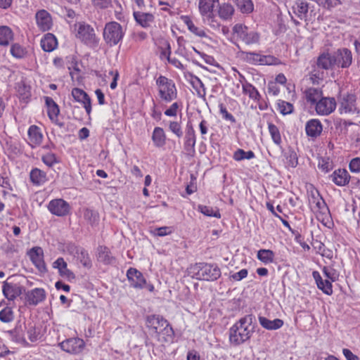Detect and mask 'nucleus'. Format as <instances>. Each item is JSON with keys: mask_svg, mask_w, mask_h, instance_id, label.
Returning a JSON list of instances; mask_svg holds the SVG:
<instances>
[{"mask_svg": "<svg viewBox=\"0 0 360 360\" xmlns=\"http://www.w3.org/2000/svg\"><path fill=\"white\" fill-rule=\"evenodd\" d=\"M172 233V228L169 226H162L155 229L153 233L158 236H165Z\"/></svg>", "mask_w": 360, "mask_h": 360, "instance_id": "69168bd1", "label": "nucleus"}, {"mask_svg": "<svg viewBox=\"0 0 360 360\" xmlns=\"http://www.w3.org/2000/svg\"><path fill=\"white\" fill-rule=\"evenodd\" d=\"M318 288L326 295H331L333 293V288L331 281L329 280H323L322 285H317Z\"/></svg>", "mask_w": 360, "mask_h": 360, "instance_id": "13d9d810", "label": "nucleus"}, {"mask_svg": "<svg viewBox=\"0 0 360 360\" xmlns=\"http://www.w3.org/2000/svg\"><path fill=\"white\" fill-rule=\"evenodd\" d=\"M322 271L327 280L334 282L338 279L339 274L332 266H324Z\"/></svg>", "mask_w": 360, "mask_h": 360, "instance_id": "09e8293b", "label": "nucleus"}, {"mask_svg": "<svg viewBox=\"0 0 360 360\" xmlns=\"http://www.w3.org/2000/svg\"><path fill=\"white\" fill-rule=\"evenodd\" d=\"M248 274V270L246 269H243L238 272L231 274L229 276V278L235 281H240L243 278H246Z\"/></svg>", "mask_w": 360, "mask_h": 360, "instance_id": "0e129e2a", "label": "nucleus"}, {"mask_svg": "<svg viewBox=\"0 0 360 360\" xmlns=\"http://www.w3.org/2000/svg\"><path fill=\"white\" fill-rule=\"evenodd\" d=\"M268 129L274 143L279 146L282 142V139L278 128L275 124L269 122Z\"/></svg>", "mask_w": 360, "mask_h": 360, "instance_id": "37998d69", "label": "nucleus"}, {"mask_svg": "<svg viewBox=\"0 0 360 360\" xmlns=\"http://www.w3.org/2000/svg\"><path fill=\"white\" fill-rule=\"evenodd\" d=\"M27 335L31 342H35L38 339L39 333L37 332L34 326H31L27 330Z\"/></svg>", "mask_w": 360, "mask_h": 360, "instance_id": "774afa93", "label": "nucleus"}, {"mask_svg": "<svg viewBox=\"0 0 360 360\" xmlns=\"http://www.w3.org/2000/svg\"><path fill=\"white\" fill-rule=\"evenodd\" d=\"M124 36V31L120 24L112 21L105 24L103 32L105 42L110 46L119 44Z\"/></svg>", "mask_w": 360, "mask_h": 360, "instance_id": "20e7f679", "label": "nucleus"}, {"mask_svg": "<svg viewBox=\"0 0 360 360\" xmlns=\"http://www.w3.org/2000/svg\"><path fill=\"white\" fill-rule=\"evenodd\" d=\"M46 292L43 288H36L26 293V300L30 305L36 306L46 299Z\"/></svg>", "mask_w": 360, "mask_h": 360, "instance_id": "dca6fc26", "label": "nucleus"}, {"mask_svg": "<svg viewBox=\"0 0 360 360\" xmlns=\"http://www.w3.org/2000/svg\"><path fill=\"white\" fill-rule=\"evenodd\" d=\"M97 259L104 264H111L115 262L110 250L105 246H99L97 250Z\"/></svg>", "mask_w": 360, "mask_h": 360, "instance_id": "393cba45", "label": "nucleus"}, {"mask_svg": "<svg viewBox=\"0 0 360 360\" xmlns=\"http://www.w3.org/2000/svg\"><path fill=\"white\" fill-rule=\"evenodd\" d=\"M45 103L47 107V113L51 121H56L60 112V109L56 103L51 97H45Z\"/></svg>", "mask_w": 360, "mask_h": 360, "instance_id": "a878e982", "label": "nucleus"}, {"mask_svg": "<svg viewBox=\"0 0 360 360\" xmlns=\"http://www.w3.org/2000/svg\"><path fill=\"white\" fill-rule=\"evenodd\" d=\"M191 84L193 89L196 91L197 96L200 98L205 99L206 89L201 79L197 76H192Z\"/></svg>", "mask_w": 360, "mask_h": 360, "instance_id": "72a5a7b5", "label": "nucleus"}, {"mask_svg": "<svg viewBox=\"0 0 360 360\" xmlns=\"http://www.w3.org/2000/svg\"><path fill=\"white\" fill-rule=\"evenodd\" d=\"M2 292L9 301H13L22 293V288L18 283H10L7 281L3 283Z\"/></svg>", "mask_w": 360, "mask_h": 360, "instance_id": "2eb2a0df", "label": "nucleus"}, {"mask_svg": "<svg viewBox=\"0 0 360 360\" xmlns=\"http://www.w3.org/2000/svg\"><path fill=\"white\" fill-rule=\"evenodd\" d=\"M49 212L58 217H65L70 212V206L68 202L61 198L53 199L48 204Z\"/></svg>", "mask_w": 360, "mask_h": 360, "instance_id": "1a4fd4ad", "label": "nucleus"}, {"mask_svg": "<svg viewBox=\"0 0 360 360\" xmlns=\"http://www.w3.org/2000/svg\"><path fill=\"white\" fill-rule=\"evenodd\" d=\"M335 66L347 68L352 63V53L347 48L338 49L333 53Z\"/></svg>", "mask_w": 360, "mask_h": 360, "instance_id": "6e6552de", "label": "nucleus"}, {"mask_svg": "<svg viewBox=\"0 0 360 360\" xmlns=\"http://www.w3.org/2000/svg\"><path fill=\"white\" fill-rule=\"evenodd\" d=\"M60 349L69 354H77L82 352L85 347L84 340L79 338L66 339L58 344Z\"/></svg>", "mask_w": 360, "mask_h": 360, "instance_id": "423d86ee", "label": "nucleus"}, {"mask_svg": "<svg viewBox=\"0 0 360 360\" xmlns=\"http://www.w3.org/2000/svg\"><path fill=\"white\" fill-rule=\"evenodd\" d=\"M257 257L262 262L270 264L274 260L275 253L271 250L261 249L257 252Z\"/></svg>", "mask_w": 360, "mask_h": 360, "instance_id": "e433bc0d", "label": "nucleus"}, {"mask_svg": "<svg viewBox=\"0 0 360 360\" xmlns=\"http://www.w3.org/2000/svg\"><path fill=\"white\" fill-rule=\"evenodd\" d=\"M181 19L184 22V23L186 25L188 30L193 34L200 37H206V33L204 31V30H202L200 27H196L188 15H181Z\"/></svg>", "mask_w": 360, "mask_h": 360, "instance_id": "2f4dec72", "label": "nucleus"}, {"mask_svg": "<svg viewBox=\"0 0 360 360\" xmlns=\"http://www.w3.org/2000/svg\"><path fill=\"white\" fill-rule=\"evenodd\" d=\"M53 268L57 269L60 276L69 280L75 278V274L68 269L67 262L63 257H58L52 264Z\"/></svg>", "mask_w": 360, "mask_h": 360, "instance_id": "4be33fe9", "label": "nucleus"}, {"mask_svg": "<svg viewBox=\"0 0 360 360\" xmlns=\"http://www.w3.org/2000/svg\"><path fill=\"white\" fill-rule=\"evenodd\" d=\"M218 13L221 19L229 20L233 15L234 8L231 4L224 3L219 6Z\"/></svg>", "mask_w": 360, "mask_h": 360, "instance_id": "58836bf2", "label": "nucleus"}, {"mask_svg": "<svg viewBox=\"0 0 360 360\" xmlns=\"http://www.w3.org/2000/svg\"><path fill=\"white\" fill-rule=\"evenodd\" d=\"M219 112L224 120L230 121L233 124L236 122L235 117L227 111L226 107L222 103L219 105Z\"/></svg>", "mask_w": 360, "mask_h": 360, "instance_id": "4d7b16f0", "label": "nucleus"}, {"mask_svg": "<svg viewBox=\"0 0 360 360\" xmlns=\"http://www.w3.org/2000/svg\"><path fill=\"white\" fill-rule=\"evenodd\" d=\"M165 326H167V321L161 316L150 315L146 318V326L156 333H160Z\"/></svg>", "mask_w": 360, "mask_h": 360, "instance_id": "f3484780", "label": "nucleus"}, {"mask_svg": "<svg viewBox=\"0 0 360 360\" xmlns=\"http://www.w3.org/2000/svg\"><path fill=\"white\" fill-rule=\"evenodd\" d=\"M30 180L32 185L41 186L49 181V177L46 172L34 167L30 172Z\"/></svg>", "mask_w": 360, "mask_h": 360, "instance_id": "a211bd4d", "label": "nucleus"}, {"mask_svg": "<svg viewBox=\"0 0 360 360\" xmlns=\"http://www.w3.org/2000/svg\"><path fill=\"white\" fill-rule=\"evenodd\" d=\"M243 91L245 94L248 95L249 98L259 101L261 96L257 89L250 83L245 82L242 84Z\"/></svg>", "mask_w": 360, "mask_h": 360, "instance_id": "c9c22d12", "label": "nucleus"}, {"mask_svg": "<svg viewBox=\"0 0 360 360\" xmlns=\"http://www.w3.org/2000/svg\"><path fill=\"white\" fill-rule=\"evenodd\" d=\"M246 44H256L259 41V35L254 32H246L241 39Z\"/></svg>", "mask_w": 360, "mask_h": 360, "instance_id": "864d4df0", "label": "nucleus"}, {"mask_svg": "<svg viewBox=\"0 0 360 360\" xmlns=\"http://www.w3.org/2000/svg\"><path fill=\"white\" fill-rule=\"evenodd\" d=\"M151 139L156 148H162L166 144L167 136L162 127H155L152 133Z\"/></svg>", "mask_w": 360, "mask_h": 360, "instance_id": "5701e85b", "label": "nucleus"}, {"mask_svg": "<svg viewBox=\"0 0 360 360\" xmlns=\"http://www.w3.org/2000/svg\"><path fill=\"white\" fill-rule=\"evenodd\" d=\"M278 107L280 112L283 115H288L292 112L294 107L290 103L279 101L278 103Z\"/></svg>", "mask_w": 360, "mask_h": 360, "instance_id": "3c124183", "label": "nucleus"}, {"mask_svg": "<svg viewBox=\"0 0 360 360\" xmlns=\"http://www.w3.org/2000/svg\"><path fill=\"white\" fill-rule=\"evenodd\" d=\"M36 22L38 27L41 31H48L53 26V21L51 14L46 10L41 9L35 14Z\"/></svg>", "mask_w": 360, "mask_h": 360, "instance_id": "ddd939ff", "label": "nucleus"}, {"mask_svg": "<svg viewBox=\"0 0 360 360\" xmlns=\"http://www.w3.org/2000/svg\"><path fill=\"white\" fill-rule=\"evenodd\" d=\"M198 210L205 216L213 217L217 219L221 218V214L219 210L217 207L199 205L198 206Z\"/></svg>", "mask_w": 360, "mask_h": 360, "instance_id": "4c0bfd02", "label": "nucleus"}, {"mask_svg": "<svg viewBox=\"0 0 360 360\" xmlns=\"http://www.w3.org/2000/svg\"><path fill=\"white\" fill-rule=\"evenodd\" d=\"M11 55L16 58H22L26 54L25 49L18 44H14L11 47Z\"/></svg>", "mask_w": 360, "mask_h": 360, "instance_id": "8fccbe9b", "label": "nucleus"}, {"mask_svg": "<svg viewBox=\"0 0 360 360\" xmlns=\"http://www.w3.org/2000/svg\"><path fill=\"white\" fill-rule=\"evenodd\" d=\"M252 315H246L233 325L229 331L230 343L234 346L241 345L248 340L254 330L251 327Z\"/></svg>", "mask_w": 360, "mask_h": 360, "instance_id": "f257e3e1", "label": "nucleus"}, {"mask_svg": "<svg viewBox=\"0 0 360 360\" xmlns=\"http://www.w3.org/2000/svg\"><path fill=\"white\" fill-rule=\"evenodd\" d=\"M158 96L161 101L170 103L177 97V89L173 80L160 75L156 79Z\"/></svg>", "mask_w": 360, "mask_h": 360, "instance_id": "f03ea898", "label": "nucleus"}, {"mask_svg": "<svg viewBox=\"0 0 360 360\" xmlns=\"http://www.w3.org/2000/svg\"><path fill=\"white\" fill-rule=\"evenodd\" d=\"M28 136L32 147L39 146L43 139V135L39 127L36 125H32L28 129Z\"/></svg>", "mask_w": 360, "mask_h": 360, "instance_id": "cd10ccee", "label": "nucleus"}, {"mask_svg": "<svg viewBox=\"0 0 360 360\" xmlns=\"http://www.w3.org/2000/svg\"><path fill=\"white\" fill-rule=\"evenodd\" d=\"M14 319V314L11 307H6L0 311V321L4 323H10Z\"/></svg>", "mask_w": 360, "mask_h": 360, "instance_id": "de8ad7c7", "label": "nucleus"}, {"mask_svg": "<svg viewBox=\"0 0 360 360\" xmlns=\"http://www.w3.org/2000/svg\"><path fill=\"white\" fill-rule=\"evenodd\" d=\"M336 101L333 97H321L316 103V112L320 115H328L336 108Z\"/></svg>", "mask_w": 360, "mask_h": 360, "instance_id": "9d476101", "label": "nucleus"}, {"mask_svg": "<svg viewBox=\"0 0 360 360\" xmlns=\"http://www.w3.org/2000/svg\"><path fill=\"white\" fill-rule=\"evenodd\" d=\"M84 218L92 226L97 225L99 221L98 213L89 208L84 209Z\"/></svg>", "mask_w": 360, "mask_h": 360, "instance_id": "ea45409f", "label": "nucleus"}, {"mask_svg": "<svg viewBox=\"0 0 360 360\" xmlns=\"http://www.w3.org/2000/svg\"><path fill=\"white\" fill-rule=\"evenodd\" d=\"M13 34L11 29L7 26L0 27V45L7 46L13 40Z\"/></svg>", "mask_w": 360, "mask_h": 360, "instance_id": "f704fd0d", "label": "nucleus"}, {"mask_svg": "<svg viewBox=\"0 0 360 360\" xmlns=\"http://www.w3.org/2000/svg\"><path fill=\"white\" fill-rule=\"evenodd\" d=\"M27 255L32 264L39 271L41 272L46 271V266L44 260V251L41 248L34 247L27 252Z\"/></svg>", "mask_w": 360, "mask_h": 360, "instance_id": "f8f14e48", "label": "nucleus"}, {"mask_svg": "<svg viewBox=\"0 0 360 360\" xmlns=\"http://www.w3.org/2000/svg\"><path fill=\"white\" fill-rule=\"evenodd\" d=\"M179 107V105L177 102L173 103L170 107L165 111V115L168 117L176 116Z\"/></svg>", "mask_w": 360, "mask_h": 360, "instance_id": "338daca9", "label": "nucleus"}, {"mask_svg": "<svg viewBox=\"0 0 360 360\" xmlns=\"http://www.w3.org/2000/svg\"><path fill=\"white\" fill-rule=\"evenodd\" d=\"M169 129L175 134L178 138H181L183 136L182 127L181 122L176 121H170L169 122Z\"/></svg>", "mask_w": 360, "mask_h": 360, "instance_id": "603ef678", "label": "nucleus"}, {"mask_svg": "<svg viewBox=\"0 0 360 360\" xmlns=\"http://www.w3.org/2000/svg\"><path fill=\"white\" fill-rule=\"evenodd\" d=\"M356 96L352 94L343 95L340 100L339 110L341 114L354 113L357 111Z\"/></svg>", "mask_w": 360, "mask_h": 360, "instance_id": "9b49d317", "label": "nucleus"}, {"mask_svg": "<svg viewBox=\"0 0 360 360\" xmlns=\"http://www.w3.org/2000/svg\"><path fill=\"white\" fill-rule=\"evenodd\" d=\"M133 15L136 23L143 28L149 27L155 20L153 14L150 13L134 11Z\"/></svg>", "mask_w": 360, "mask_h": 360, "instance_id": "aec40b11", "label": "nucleus"}, {"mask_svg": "<svg viewBox=\"0 0 360 360\" xmlns=\"http://www.w3.org/2000/svg\"><path fill=\"white\" fill-rule=\"evenodd\" d=\"M72 96L77 102L82 104L85 103L87 101L91 100L88 94L84 91L79 88H74L72 90Z\"/></svg>", "mask_w": 360, "mask_h": 360, "instance_id": "c03bdc74", "label": "nucleus"}, {"mask_svg": "<svg viewBox=\"0 0 360 360\" xmlns=\"http://www.w3.org/2000/svg\"><path fill=\"white\" fill-rule=\"evenodd\" d=\"M236 5L243 13H250L254 9L253 3L251 0H236Z\"/></svg>", "mask_w": 360, "mask_h": 360, "instance_id": "49530a36", "label": "nucleus"}, {"mask_svg": "<svg viewBox=\"0 0 360 360\" xmlns=\"http://www.w3.org/2000/svg\"><path fill=\"white\" fill-rule=\"evenodd\" d=\"M195 271L193 278L198 280L214 281L221 276V270L217 264L200 263L193 268Z\"/></svg>", "mask_w": 360, "mask_h": 360, "instance_id": "7ed1b4c3", "label": "nucleus"}, {"mask_svg": "<svg viewBox=\"0 0 360 360\" xmlns=\"http://www.w3.org/2000/svg\"><path fill=\"white\" fill-rule=\"evenodd\" d=\"M323 130V125L318 119H311L309 120L305 125L306 134L308 136L316 138Z\"/></svg>", "mask_w": 360, "mask_h": 360, "instance_id": "412c9836", "label": "nucleus"}, {"mask_svg": "<svg viewBox=\"0 0 360 360\" xmlns=\"http://www.w3.org/2000/svg\"><path fill=\"white\" fill-rule=\"evenodd\" d=\"M24 330L25 327L23 328L22 326H18L14 329L9 330L8 333L13 341L21 344L23 346H27L28 343L25 340Z\"/></svg>", "mask_w": 360, "mask_h": 360, "instance_id": "bb28decb", "label": "nucleus"}, {"mask_svg": "<svg viewBox=\"0 0 360 360\" xmlns=\"http://www.w3.org/2000/svg\"><path fill=\"white\" fill-rule=\"evenodd\" d=\"M255 157V153L252 150L245 151L243 149H237L233 155L236 161H241L243 160H251Z\"/></svg>", "mask_w": 360, "mask_h": 360, "instance_id": "a18cd8bd", "label": "nucleus"}, {"mask_svg": "<svg viewBox=\"0 0 360 360\" xmlns=\"http://www.w3.org/2000/svg\"><path fill=\"white\" fill-rule=\"evenodd\" d=\"M195 143L196 139L184 138V147L185 150H186L188 153L194 152Z\"/></svg>", "mask_w": 360, "mask_h": 360, "instance_id": "052dcab7", "label": "nucleus"}, {"mask_svg": "<svg viewBox=\"0 0 360 360\" xmlns=\"http://www.w3.org/2000/svg\"><path fill=\"white\" fill-rule=\"evenodd\" d=\"M74 31L75 37L86 44H92L96 42V34L94 28L84 22L75 24Z\"/></svg>", "mask_w": 360, "mask_h": 360, "instance_id": "39448f33", "label": "nucleus"}, {"mask_svg": "<svg viewBox=\"0 0 360 360\" xmlns=\"http://www.w3.org/2000/svg\"><path fill=\"white\" fill-rule=\"evenodd\" d=\"M41 160L46 165L50 167L58 162L56 155L52 153H47L42 155Z\"/></svg>", "mask_w": 360, "mask_h": 360, "instance_id": "6e6d98bb", "label": "nucleus"}, {"mask_svg": "<svg viewBox=\"0 0 360 360\" xmlns=\"http://www.w3.org/2000/svg\"><path fill=\"white\" fill-rule=\"evenodd\" d=\"M278 63V59L272 56H262L260 65H276Z\"/></svg>", "mask_w": 360, "mask_h": 360, "instance_id": "680f3d73", "label": "nucleus"}, {"mask_svg": "<svg viewBox=\"0 0 360 360\" xmlns=\"http://www.w3.org/2000/svg\"><path fill=\"white\" fill-rule=\"evenodd\" d=\"M292 10L300 20H306L309 11V4L304 1L297 0L292 6Z\"/></svg>", "mask_w": 360, "mask_h": 360, "instance_id": "c85d7f7f", "label": "nucleus"}, {"mask_svg": "<svg viewBox=\"0 0 360 360\" xmlns=\"http://www.w3.org/2000/svg\"><path fill=\"white\" fill-rule=\"evenodd\" d=\"M77 259L79 260L81 264L86 267L91 266V261L86 250L83 248H78L76 252Z\"/></svg>", "mask_w": 360, "mask_h": 360, "instance_id": "79ce46f5", "label": "nucleus"}, {"mask_svg": "<svg viewBox=\"0 0 360 360\" xmlns=\"http://www.w3.org/2000/svg\"><path fill=\"white\" fill-rule=\"evenodd\" d=\"M57 39L56 37L51 33H47L41 40V46L44 51L51 52L57 46Z\"/></svg>", "mask_w": 360, "mask_h": 360, "instance_id": "c756f323", "label": "nucleus"}, {"mask_svg": "<svg viewBox=\"0 0 360 360\" xmlns=\"http://www.w3.org/2000/svg\"><path fill=\"white\" fill-rule=\"evenodd\" d=\"M258 319L260 325L267 330H277L283 325V321L280 319L271 321L264 316H259Z\"/></svg>", "mask_w": 360, "mask_h": 360, "instance_id": "7c9ffc66", "label": "nucleus"}, {"mask_svg": "<svg viewBox=\"0 0 360 360\" xmlns=\"http://www.w3.org/2000/svg\"><path fill=\"white\" fill-rule=\"evenodd\" d=\"M331 181L338 186H344L349 184L350 175L345 169L335 170L330 176Z\"/></svg>", "mask_w": 360, "mask_h": 360, "instance_id": "6ab92c4d", "label": "nucleus"}, {"mask_svg": "<svg viewBox=\"0 0 360 360\" xmlns=\"http://www.w3.org/2000/svg\"><path fill=\"white\" fill-rule=\"evenodd\" d=\"M214 0H199L198 8L201 15H205L212 12Z\"/></svg>", "mask_w": 360, "mask_h": 360, "instance_id": "a19ab883", "label": "nucleus"}, {"mask_svg": "<svg viewBox=\"0 0 360 360\" xmlns=\"http://www.w3.org/2000/svg\"><path fill=\"white\" fill-rule=\"evenodd\" d=\"M233 32L238 37L242 39L243 36L248 32V27L242 24H236L233 27Z\"/></svg>", "mask_w": 360, "mask_h": 360, "instance_id": "e2e57ef3", "label": "nucleus"}, {"mask_svg": "<svg viewBox=\"0 0 360 360\" xmlns=\"http://www.w3.org/2000/svg\"><path fill=\"white\" fill-rule=\"evenodd\" d=\"M127 276L130 285L134 288H143L146 284L142 273L135 268H129L127 270Z\"/></svg>", "mask_w": 360, "mask_h": 360, "instance_id": "4468645a", "label": "nucleus"}, {"mask_svg": "<svg viewBox=\"0 0 360 360\" xmlns=\"http://www.w3.org/2000/svg\"><path fill=\"white\" fill-rule=\"evenodd\" d=\"M309 204L314 212L325 214L328 212L326 203L317 190L313 189L309 192Z\"/></svg>", "mask_w": 360, "mask_h": 360, "instance_id": "0eeeda50", "label": "nucleus"}, {"mask_svg": "<svg viewBox=\"0 0 360 360\" xmlns=\"http://www.w3.org/2000/svg\"><path fill=\"white\" fill-rule=\"evenodd\" d=\"M304 96L308 103L316 105L322 97V91L318 88H309L305 90Z\"/></svg>", "mask_w": 360, "mask_h": 360, "instance_id": "473e14b6", "label": "nucleus"}, {"mask_svg": "<svg viewBox=\"0 0 360 360\" xmlns=\"http://www.w3.org/2000/svg\"><path fill=\"white\" fill-rule=\"evenodd\" d=\"M242 54L244 56L245 60L249 63L253 64L260 63V59L262 58L261 55L253 52H242Z\"/></svg>", "mask_w": 360, "mask_h": 360, "instance_id": "5fc2aeb1", "label": "nucleus"}, {"mask_svg": "<svg viewBox=\"0 0 360 360\" xmlns=\"http://www.w3.org/2000/svg\"><path fill=\"white\" fill-rule=\"evenodd\" d=\"M317 65L319 68L329 70L335 66L333 54L332 53H323L318 58Z\"/></svg>", "mask_w": 360, "mask_h": 360, "instance_id": "b1692460", "label": "nucleus"}, {"mask_svg": "<svg viewBox=\"0 0 360 360\" xmlns=\"http://www.w3.org/2000/svg\"><path fill=\"white\" fill-rule=\"evenodd\" d=\"M349 168L352 173H360V158H352L349 162Z\"/></svg>", "mask_w": 360, "mask_h": 360, "instance_id": "bf43d9fd", "label": "nucleus"}]
</instances>
